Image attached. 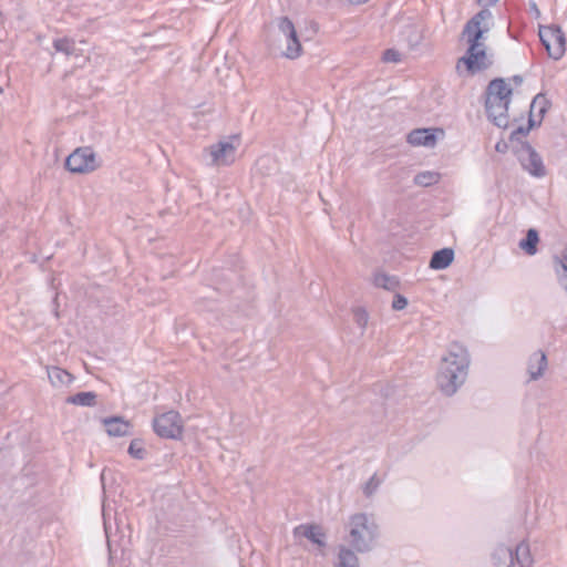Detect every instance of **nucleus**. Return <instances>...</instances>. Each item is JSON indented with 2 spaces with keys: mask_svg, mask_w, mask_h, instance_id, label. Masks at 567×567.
Wrapping results in <instances>:
<instances>
[{
  "mask_svg": "<svg viewBox=\"0 0 567 567\" xmlns=\"http://www.w3.org/2000/svg\"><path fill=\"white\" fill-rule=\"evenodd\" d=\"M470 357L466 348L453 343L446 357L442 359L436 377L437 386L447 396L456 393L468 373Z\"/></svg>",
  "mask_w": 567,
  "mask_h": 567,
  "instance_id": "1",
  "label": "nucleus"
},
{
  "mask_svg": "<svg viewBox=\"0 0 567 567\" xmlns=\"http://www.w3.org/2000/svg\"><path fill=\"white\" fill-rule=\"evenodd\" d=\"M513 90L503 78L493 79L485 90V112L487 118L497 127L506 128L509 124L508 106Z\"/></svg>",
  "mask_w": 567,
  "mask_h": 567,
  "instance_id": "2",
  "label": "nucleus"
},
{
  "mask_svg": "<svg viewBox=\"0 0 567 567\" xmlns=\"http://www.w3.org/2000/svg\"><path fill=\"white\" fill-rule=\"evenodd\" d=\"M378 535V525L367 514L359 513L350 517L349 543L357 551H369Z\"/></svg>",
  "mask_w": 567,
  "mask_h": 567,
  "instance_id": "3",
  "label": "nucleus"
},
{
  "mask_svg": "<svg viewBox=\"0 0 567 567\" xmlns=\"http://www.w3.org/2000/svg\"><path fill=\"white\" fill-rule=\"evenodd\" d=\"M492 12L489 9H481L474 14L464 25L462 37L466 38L471 52L476 47H483L485 40V33L489 31V25L486 21L492 19Z\"/></svg>",
  "mask_w": 567,
  "mask_h": 567,
  "instance_id": "4",
  "label": "nucleus"
},
{
  "mask_svg": "<svg viewBox=\"0 0 567 567\" xmlns=\"http://www.w3.org/2000/svg\"><path fill=\"white\" fill-rule=\"evenodd\" d=\"M538 35L549 58L559 60L565 54L566 39L559 25H542Z\"/></svg>",
  "mask_w": 567,
  "mask_h": 567,
  "instance_id": "5",
  "label": "nucleus"
},
{
  "mask_svg": "<svg viewBox=\"0 0 567 567\" xmlns=\"http://www.w3.org/2000/svg\"><path fill=\"white\" fill-rule=\"evenodd\" d=\"M65 168L71 173L85 174L100 167L96 154L90 146L78 147L65 159Z\"/></svg>",
  "mask_w": 567,
  "mask_h": 567,
  "instance_id": "6",
  "label": "nucleus"
},
{
  "mask_svg": "<svg viewBox=\"0 0 567 567\" xmlns=\"http://www.w3.org/2000/svg\"><path fill=\"white\" fill-rule=\"evenodd\" d=\"M154 432L163 439H178L183 433L181 415L176 411H168L154 417Z\"/></svg>",
  "mask_w": 567,
  "mask_h": 567,
  "instance_id": "7",
  "label": "nucleus"
},
{
  "mask_svg": "<svg viewBox=\"0 0 567 567\" xmlns=\"http://www.w3.org/2000/svg\"><path fill=\"white\" fill-rule=\"evenodd\" d=\"M516 154L523 168L530 175L535 177L545 176L546 171L543 159L528 142H520V146L516 150Z\"/></svg>",
  "mask_w": 567,
  "mask_h": 567,
  "instance_id": "8",
  "label": "nucleus"
},
{
  "mask_svg": "<svg viewBox=\"0 0 567 567\" xmlns=\"http://www.w3.org/2000/svg\"><path fill=\"white\" fill-rule=\"evenodd\" d=\"M277 27L287 43L284 55L288 59L298 58L301 54L302 47L292 21L288 17H280Z\"/></svg>",
  "mask_w": 567,
  "mask_h": 567,
  "instance_id": "9",
  "label": "nucleus"
},
{
  "mask_svg": "<svg viewBox=\"0 0 567 567\" xmlns=\"http://www.w3.org/2000/svg\"><path fill=\"white\" fill-rule=\"evenodd\" d=\"M458 63H464L466 70L471 74H475L480 71L487 70L492 64V55H488L486 52V47H476L474 51L471 52V47L467 48L465 55H463Z\"/></svg>",
  "mask_w": 567,
  "mask_h": 567,
  "instance_id": "10",
  "label": "nucleus"
},
{
  "mask_svg": "<svg viewBox=\"0 0 567 567\" xmlns=\"http://www.w3.org/2000/svg\"><path fill=\"white\" fill-rule=\"evenodd\" d=\"M236 147L230 141H221L208 148L210 164L216 166L229 165L235 161Z\"/></svg>",
  "mask_w": 567,
  "mask_h": 567,
  "instance_id": "11",
  "label": "nucleus"
},
{
  "mask_svg": "<svg viewBox=\"0 0 567 567\" xmlns=\"http://www.w3.org/2000/svg\"><path fill=\"white\" fill-rule=\"evenodd\" d=\"M295 537H305L319 548H324L327 545L326 533L322 527L317 524H301L293 528Z\"/></svg>",
  "mask_w": 567,
  "mask_h": 567,
  "instance_id": "12",
  "label": "nucleus"
},
{
  "mask_svg": "<svg viewBox=\"0 0 567 567\" xmlns=\"http://www.w3.org/2000/svg\"><path fill=\"white\" fill-rule=\"evenodd\" d=\"M434 128H415L408 134V143L414 146H433L436 142Z\"/></svg>",
  "mask_w": 567,
  "mask_h": 567,
  "instance_id": "13",
  "label": "nucleus"
},
{
  "mask_svg": "<svg viewBox=\"0 0 567 567\" xmlns=\"http://www.w3.org/2000/svg\"><path fill=\"white\" fill-rule=\"evenodd\" d=\"M105 431L110 436L121 437L130 433L131 424L121 416H110L103 420Z\"/></svg>",
  "mask_w": 567,
  "mask_h": 567,
  "instance_id": "14",
  "label": "nucleus"
},
{
  "mask_svg": "<svg viewBox=\"0 0 567 567\" xmlns=\"http://www.w3.org/2000/svg\"><path fill=\"white\" fill-rule=\"evenodd\" d=\"M547 368V357L542 350L535 351L528 359V373L532 380L539 379Z\"/></svg>",
  "mask_w": 567,
  "mask_h": 567,
  "instance_id": "15",
  "label": "nucleus"
},
{
  "mask_svg": "<svg viewBox=\"0 0 567 567\" xmlns=\"http://www.w3.org/2000/svg\"><path fill=\"white\" fill-rule=\"evenodd\" d=\"M453 260L454 250L452 248H442L432 254L429 266L434 270H443L447 268Z\"/></svg>",
  "mask_w": 567,
  "mask_h": 567,
  "instance_id": "16",
  "label": "nucleus"
},
{
  "mask_svg": "<svg viewBox=\"0 0 567 567\" xmlns=\"http://www.w3.org/2000/svg\"><path fill=\"white\" fill-rule=\"evenodd\" d=\"M553 262L557 281L567 291V244L561 252V257L554 256Z\"/></svg>",
  "mask_w": 567,
  "mask_h": 567,
  "instance_id": "17",
  "label": "nucleus"
},
{
  "mask_svg": "<svg viewBox=\"0 0 567 567\" xmlns=\"http://www.w3.org/2000/svg\"><path fill=\"white\" fill-rule=\"evenodd\" d=\"M495 567H514V553L511 547L499 545L493 553Z\"/></svg>",
  "mask_w": 567,
  "mask_h": 567,
  "instance_id": "18",
  "label": "nucleus"
},
{
  "mask_svg": "<svg viewBox=\"0 0 567 567\" xmlns=\"http://www.w3.org/2000/svg\"><path fill=\"white\" fill-rule=\"evenodd\" d=\"M48 378L53 386L69 385L74 377L66 370L59 367L48 368Z\"/></svg>",
  "mask_w": 567,
  "mask_h": 567,
  "instance_id": "19",
  "label": "nucleus"
},
{
  "mask_svg": "<svg viewBox=\"0 0 567 567\" xmlns=\"http://www.w3.org/2000/svg\"><path fill=\"white\" fill-rule=\"evenodd\" d=\"M97 394L92 391L78 392L73 395H69L65 399L66 404L80 405V406H95L97 401Z\"/></svg>",
  "mask_w": 567,
  "mask_h": 567,
  "instance_id": "20",
  "label": "nucleus"
},
{
  "mask_svg": "<svg viewBox=\"0 0 567 567\" xmlns=\"http://www.w3.org/2000/svg\"><path fill=\"white\" fill-rule=\"evenodd\" d=\"M514 553V565L517 564L518 567H532L533 558L530 555L529 546L525 542H520L515 549Z\"/></svg>",
  "mask_w": 567,
  "mask_h": 567,
  "instance_id": "21",
  "label": "nucleus"
},
{
  "mask_svg": "<svg viewBox=\"0 0 567 567\" xmlns=\"http://www.w3.org/2000/svg\"><path fill=\"white\" fill-rule=\"evenodd\" d=\"M539 243V234L535 228H529L526 236L520 239L518 246L527 255L534 256L537 252V244Z\"/></svg>",
  "mask_w": 567,
  "mask_h": 567,
  "instance_id": "22",
  "label": "nucleus"
},
{
  "mask_svg": "<svg viewBox=\"0 0 567 567\" xmlns=\"http://www.w3.org/2000/svg\"><path fill=\"white\" fill-rule=\"evenodd\" d=\"M53 48L56 52L63 53L66 56L80 55V49L76 48L75 41L68 37L54 39Z\"/></svg>",
  "mask_w": 567,
  "mask_h": 567,
  "instance_id": "23",
  "label": "nucleus"
},
{
  "mask_svg": "<svg viewBox=\"0 0 567 567\" xmlns=\"http://www.w3.org/2000/svg\"><path fill=\"white\" fill-rule=\"evenodd\" d=\"M536 107L538 109V117H539L536 121V126H539L543 122L545 114L547 113L548 109L550 107V102L545 97L544 94L539 93L533 99V101L530 103L529 114L533 115V112Z\"/></svg>",
  "mask_w": 567,
  "mask_h": 567,
  "instance_id": "24",
  "label": "nucleus"
},
{
  "mask_svg": "<svg viewBox=\"0 0 567 567\" xmlns=\"http://www.w3.org/2000/svg\"><path fill=\"white\" fill-rule=\"evenodd\" d=\"M374 285L388 291H395L400 287V280L395 276L384 272L377 274L373 280Z\"/></svg>",
  "mask_w": 567,
  "mask_h": 567,
  "instance_id": "25",
  "label": "nucleus"
},
{
  "mask_svg": "<svg viewBox=\"0 0 567 567\" xmlns=\"http://www.w3.org/2000/svg\"><path fill=\"white\" fill-rule=\"evenodd\" d=\"M359 559L354 551L347 548L346 546H341L338 555L337 567H358Z\"/></svg>",
  "mask_w": 567,
  "mask_h": 567,
  "instance_id": "26",
  "label": "nucleus"
},
{
  "mask_svg": "<svg viewBox=\"0 0 567 567\" xmlns=\"http://www.w3.org/2000/svg\"><path fill=\"white\" fill-rule=\"evenodd\" d=\"M440 174L435 172H421L414 176V183L419 186L427 187L439 183Z\"/></svg>",
  "mask_w": 567,
  "mask_h": 567,
  "instance_id": "27",
  "label": "nucleus"
},
{
  "mask_svg": "<svg viewBox=\"0 0 567 567\" xmlns=\"http://www.w3.org/2000/svg\"><path fill=\"white\" fill-rule=\"evenodd\" d=\"M536 126V120L534 117V115L529 114L528 116V123L526 126H518L516 130H514L512 133H511V136H509V141L511 142H519L520 141V137L523 136H526L529 131Z\"/></svg>",
  "mask_w": 567,
  "mask_h": 567,
  "instance_id": "28",
  "label": "nucleus"
},
{
  "mask_svg": "<svg viewBox=\"0 0 567 567\" xmlns=\"http://www.w3.org/2000/svg\"><path fill=\"white\" fill-rule=\"evenodd\" d=\"M127 452L133 458L136 460H143L146 456V450L144 449L143 441L140 439H134L131 441Z\"/></svg>",
  "mask_w": 567,
  "mask_h": 567,
  "instance_id": "29",
  "label": "nucleus"
},
{
  "mask_svg": "<svg viewBox=\"0 0 567 567\" xmlns=\"http://www.w3.org/2000/svg\"><path fill=\"white\" fill-rule=\"evenodd\" d=\"M369 315L363 308L353 309V320L363 330L368 324Z\"/></svg>",
  "mask_w": 567,
  "mask_h": 567,
  "instance_id": "30",
  "label": "nucleus"
},
{
  "mask_svg": "<svg viewBox=\"0 0 567 567\" xmlns=\"http://www.w3.org/2000/svg\"><path fill=\"white\" fill-rule=\"evenodd\" d=\"M381 481L378 478L377 474H373L370 480L363 486V493L365 496H371L380 486Z\"/></svg>",
  "mask_w": 567,
  "mask_h": 567,
  "instance_id": "31",
  "label": "nucleus"
},
{
  "mask_svg": "<svg viewBox=\"0 0 567 567\" xmlns=\"http://www.w3.org/2000/svg\"><path fill=\"white\" fill-rule=\"evenodd\" d=\"M408 306V299L400 293H395L392 301V309L395 311L403 310Z\"/></svg>",
  "mask_w": 567,
  "mask_h": 567,
  "instance_id": "32",
  "label": "nucleus"
},
{
  "mask_svg": "<svg viewBox=\"0 0 567 567\" xmlns=\"http://www.w3.org/2000/svg\"><path fill=\"white\" fill-rule=\"evenodd\" d=\"M383 60L385 62H400L401 61V54L399 51L394 49H388L383 52Z\"/></svg>",
  "mask_w": 567,
  "mask_h": 567,
  "instance_id": "33",
  "label": "nucleus"
},
{
  "mask_svg": "<svg viewBox=\"0 0 567 567\" xmlns=\"http://www.w3.org/2000/svg\"><path fill=\"white\" fill-rule=\"evenodd\" d=\"M498 0H475L476 4L482 9H488L489 7L497 3Z\"/></svg>",
  "mask_w": 567,
  "mask_h": 567,
  "instance_id": "34",
  "label": "nucleus"
},
{
  "mask_svg": "<svg viewBox=\"0 0 567 567\" xmlns=\"http://www.w3.org/2000/svg\"><path fill=\"white\" fill-rule=\"evenodd\" d=\"M511 81H513L516 85H520L523 83V76L514 75V76H512Z\"/></svg>",
  "mask_w": 567,
  "mask_h": 567,
  "instance_id": "35",
  "label": "nucleus"
},
{
  "mask_svg": "<svg viewBox=\"0 0 567 567\" xmlns=\"http://www.w3.org/2000/svg\"><path fill=\"white\" fill-rule=\"evenodd\" d=\"M530 9H532V11H535V13H536L537 16H539V14H540V12H539V10H538V8H537V6H536V3H535V2L530 3Z\"/></svg>",
  "mask_w": 567,
  "mask_h": 567,
  "instance_id": "36",
  "label": "nucleus"
},
{
  "mask_svg": "<svg viewBox=\"0 0 567 567\" xmlns=\"http://www.w3.org/2000/svg\"><path fill=\"white\" fill-rule=\"evenodd\" d=\"M352 4H363L368 2L369 0H349Z\"/></svg>",
  "mask_w": 567,
  "mask_h": 567,
  "instance_id": "37",
  "label": "nucleus"
},
{
  "mask_svg": "<svg viewBox=\"0 0 567 567\" xmlns=\"http://www.w3.org/2000/svg\"><path fill=\"white\" fill-rule=\"evenodd\" d=\"M496 150H497L498 152H503V146H501V144H499V143H497V145H496Z\"/></svg>",
  "mask_w": 567,
  "mask_h": 567,
  "instance_id": "38",
  "label": "nucleus"
},
{
  "mask_svg": "<svg viewBox=\"0 0 567 567\" xmlns=\"http://www.w3.org/2000/svg\"><path fill=\"white\" fill-rule=\"evenodd\" d=\"M0 93H2V89L0 87Z\"/></svg>",
  "mask_w": 567,
  "mask_h": 567,
  "instance_id": "39",
  "label": "nucleus"
}]
</instances>
